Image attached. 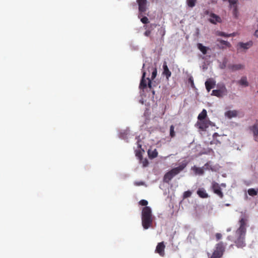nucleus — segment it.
<instances>
[{"mask_svg": "<svg viewBox=\"0 0 258 258\" xmlns=\"http://www.w3.org/2000/svg\"><path fill=\"white\" fill-rule=\"evenodd\" d=\"M157 70L156 66L151 64L147 69L144 68L141 81H153L156 77Z\"/></svg>", "mask_w": 258, "mask_h": 258, "instance_id": "1", "label": "nucleus"}, {"mask_svg": "<svg viewBox=\"0 0 258 258\" xmlns=\"http://www.w3.org/2000/svg\"><path fill=\"white\" fill-rule=\"evenodd\" d=\"M137 3L138 5L140 14L144 13L147 9V0H137Z\"/></svg>", "mask_w": 258, "mask_h": 258, "instance_id": "2", "label": "nucleus"}, {"mask_svg": "<svg viewBox=\"0 0 258 258\" xmlns=\"http://www.w3.org/2000/svg\"><path fill=\"white\" fill-rule=\"evenodd\" d=\"M157 25L156 24H150L149 25H146L144 26V29L146 31L144 33V35L149 37L150 36L152 31L156 27Z\"/></svg>", "mask_w": 258, "mask_h": 258, "instance_id": "3", "label": "nucleus"}, {"mask_svg": "<svg viewBox=\"0 0 258 258\" xmlns=\"http://www.w3.org/2000/svg\"><path fill=\"white\" fill-rule=\"evenodd\" d=\"M163 69L162 75L165 76L167 79H169V78L171 76V73L169 71L166 61L163 62Z\"/></svg>", "mask_w": 258, "mask_h": 258, "instance_id": "4", "label": "nucleus"}, {"mask_svg": "<svg viewBox=\"0 0 258 258\" xmlns=\"http://www.w3.org/2000/svg\"><path fill=\"white\" fill-rule=\"evenodd\" d=\"M210 18L209 21L213 24H216L217 23H220L221 22V18L218 15L211 13L210 15Z\"/></svg>", "mask_w": 258, "mask_h": 258, "instance_id": "5", "label": "nucleus"}, {"mask_svg": "<svg viewBox=\"0 0 258 258\" xmlns=\"http://www.w3.org/2000/svg\"><path fill=\"white\" fill-rule=\"evenodd\" d=\"M244 65L239 63L235 64H230L228 66V68L232 71H236L243 69L244 68Z\"/></svg>", "mask_w": 258, "mask_h": 258, "instance_id": "6", "label": "nucleus"}, {"mask_svg": "<svg viewBox=\"0 0 258 258\" xmlns=\"http://www.w3.org/2000/svg\"><path fill=\"white\" fill-rule=\"evenodd\" d=\"M252 43L251 41L247 42L246 43L239 42L238 44V46L243 49H247L252 46Z\"/></svg>", "mask_w": 258, "mask_h": 258, "instance_id": "7", "label": "nucleus"}, {"mask_svg": "<svg viewBox=\"0 0 258 258\" xmlns=\"http://www.w3.org/2000/svg\"><path fill=\"white\" fill-rule=\"evenodd\" d=\"M198 49L204 54H206L207 52V48L201 43L197 44Z\"/></svg>", "mask_w": 258, "mask_h": 258, "instance_id": "8", "label": "nucleus"}, {"mask_svg": "<svg viewBox=\"0 0 258 258\" xmlns=\"http://www.w3.org/2000/svg\"><path fill=\"white\" fill-rule=\"evenodd\" d=\"M217 41L219 42L221 45H225L226 47L230 48L231 46V44L227 41L218 39Z\"/></svg>", "mask_w": 258, "mask_h": 258, "instance_id": "9", "label": "nucleus"}, {"mask_svg": "<svg viewBox=\"0 0 258 258\" xmlns=\"http://www.w3.org/2000/svg\"><path fill=\"white\" fill-rule=\"evenodd\" d=\"M231 8H233V15L235 18H237L238 17V10L237 5L232 6Z\"/></svg>", "mask_w": 258, "mask_h": 258, "instance_id": "10", "label": "nucleus"}, {"mask_svg": "<svg viewBox=\"0 0 258 258\" xmlns=\"http://www.w3.org/2000/svg\"><path fill=\"white\" fill-rule=\"evenodd\" d=\"M197 0H187L186 3L188 7L192 8L195 6Z\"/></svg>", "mask_w": 258, "mask_h": 258, "instance_id": "11", "label": "nucleus"}, {"mask_svg": "<svg viewBox=\"0 0 258 258\" xmlns=\"http://www.w3.org/2000/svg\"><path fill=\"white\" fill-rule=\"evenodd\" d=\"M228 34H227V33H226L225 32H221V31H217V35L220 36L225 37H229Z\"/></svg>", "mask_w": 258, "mask_h": 258, "instance_id": "12", "label": "nucleus"}, {"mask_svg": "<svg viewBox=\"0 0 258 258\" xmlns=\"http://www.w3.org/2000/svg\"><path fill=\"white\" fill-rule=\"evenodd\" d=\"M238 1V0H228V2L230 4V7L232 8V6L237 5Z\"/></svg>", "mask_w": 258, "mask_h": 258, "instance_id": "13", "label": "nucleus"}, {"mask_svg": "<svg viewBox=\"0 0 258 258\" xmlns=\"http://www.w3.org/2000/svg\"><path fill=\"white\" fill-rule=\"evenodd\" d=\"M141 21L143 23L145 24H147L149 23V22L148 18L145 16L143 17L141 19Z\"/></svg>", "mask_w": 258, "mask_h": 258, "instance_id": "14", "label": "nucleus"}, {"mask_svg": "<svg viewBox=\"0 0 258 258\" xmlns=\"http://www.w3.org/2000/svg\"><path fill=\"white\" fill-rule=\"evenodd\" d=\"M211 13H210V11L208 10H206L204 11V14L206 15H210V14Z\"/></svg>", "mask_w": 258, "mask_h": 258, "instance_id": "15", "label": "nucleus"}, {"mask_svg": "<svg viewBox=\"0 0 258 258\" xmlns=\"http://www.w3.org/2000/svg\"><path fill=\"white\" fill-rule=\"evenodd\" d=\"M235 35H236V33H231V34H228V36H229V37H231V36L233 37V36H235Z\"/></svg>", "mask_w": 258, "mask_h": 258, "instance_id": "16", "label": "nucleus"}, {"mask_svg": "<svg viewBox=\"0 0 258 258\" xmlns=\"http://www.w3.org/2000/svg\"><path fill=\"white\" fill-rule=\"evenodd\" d=\"M254 36L256 37H258V30H256L254 32Z\"/></svg>", "mask_w": 258, "mask_h": 258, "instance_id": "17", "label": "nucleus"}, {"mask_svg": "<svg viewBox=\"0 0 258 258\" xmlns=\"http://www.w3.org/2000/svg\"><path fill=\"white\" fill-rule=\"evenodd\" d=\"M240 81H246V78H241V79L240 80Z\"/></svg>", "mask_w": 258, "mask_h": 258, "instance_id": "18", "label": "nucleus"}, {"mask_svg": "<svg viewBox=\"0 0 258 258\" xmlns=\"http://www.w3.org/2000/svg\"><path fill=\"white\" fill-rule=\"evenodd\" d=\"M219 48L224 49L225 47L224 46H219Z\"/></svg>", "mask_w": 258, "mask_h": 258, "instance_id": "19", "label": "nucleus"}, {"mask_svg": "<svg viewBox=\"0 0 258 258\" xmlns=\"http://www.w3.org/2000/svg\"><path fill=\"white\" fill-rule=\"evenodd\" d=\"M188 81H192V80L191 78H190L189 79Z\"/></svg>", "mask_w": 258, "mask_h": 258, "instance_id": "20", "label": "nucleus"}, {"mask_svg": "<svg viewBox=\"0 0 258 258\" xmlns=\"http://www.w3.org/2000/svg\"><path fill=\"white\" fill-rule=\"evenodd\" d=\"M207 81H212V80H211V79H208Z\"/></svg>", "mask_w": 258, "mask_h": 258, "instance_id": "21", "label": "nucleus"}]
</instances>
